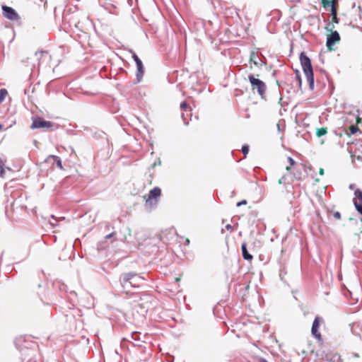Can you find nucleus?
<instances>
[{"label":"nucleus","mask_w":362,"mask_h":362,"mask_svg":"<svg viewBox=\"0 0 362 362\" xmlns=\"http://www.w3.org/2000/svg\"><path fill=\"white\" fill-rule=\"evenodd\" d=\"M130 52L132 53V58H133V59H134V61L135 62H138V61H139V60H140V59L139 58V57L136 55V54L134 51L131 50V51H130Z\"/></svg>","instance_id":"22"},{"label":"nucleus","mask_w":362,"mask_h":362,"mask_svg":"<svg viewBox=\"0 0 362 362\" xmlns=\"http://www.w3.org/2000/svg\"><path fill=\"white\" fill-rule=\"evenodd\" d=\"M335 216L336 217H340V214L339 212H337L336 214H335Z\"/></svg>","instance_id":"30"},{"label":"nucleus","mask_w":362,"mask_h":362,"mask_svg":"<svg viewBox=\"0 0 362 362\" xmlns=\"http://www.w3.org/2000/svg\"><path fill=\"white\" fill-rule=\"evenodd\" d=\"M340 40V36L337 31L332 32L328 35L326 45L328 48H331L336 42Z\"/></svg>","instance_id":"8"},{"label":"nucleus","mask_w":362,"mask_h":362,"mask_svg":"<svg viewBox=\"0 0 362 362\" xmlns=\"http://www.w3.org/2000/svg\"><path fill=\"white\" fill-rule=\"evenodd\" d=\"M349 188H350L351 189H353V185H350Z\"/></svg>","instance_id":"33"},{"label":"nucleus","mask_w":362,"mask_h":362,"mask_svg":"<svg viewBox=\"0 0 362 362\" xmlns=\"http://www.w3.org/2000/svg\"><path fill=\"white\" fill-rule=\"evenodd\" d=\"M226 228L228 230H230V231H233V227L230 224H228L226 226Z\"/></svg>","instance_id":"26"},{"label":"nucleus","mask_w":362,"mask_h":362,"mask_svg":"<svg viewBox=\"0 0 362 362\" xmlns=\"http://www.w3.org/2000/svg\"><path fill=\"white\" fill-rule=\"evenodd\" d=\"M52 127V122L49 121H46L42 117H36L33 119V123L31 124V129H39V128H45V129H50Z\"/></svg>","instance_id":"6"},{"label":"nucleus","mask_w":362,"mask_h":362,"mask_svg":"<svg viewBox=\"0 0 362 362\" xmlns=\"http://www.w3.org/2000/svg\"><path fill=\"white\" fill-rule=\"evenodd\" d=\"M320 321H322V319L319 317H316L313 322L311 329L312 334L319 341L322 339L321 334L319 332Z\"/></svg>","instance_id":"7"},{"label":"nucleus","mask_w":362,"mask_h":362,"mask_svg":"<svg viewBox=\"0 0 362 362\" xmlns=\"http://www.w3.org/2000/svg\"><path fill=\"white\" fill-rule=\"evenodd\" d=\"M320 175H323L324 174V170L323 169H320Z\"/></svg>","instance_id":"29"},{"label":"nucleus","mask_w":362,"mask_h":362,"mask_svg":"<svg viewBox=\"0 0 362 362\" xmlns=\"http://www.w3.org/2000/svg\"><path fill=\"white\" fill-rule=\"evenodd\" d=\"M285 180H286V177L285 176H282L279 180V184L281 185V184H284V182H285Z\"/></svg>","instance_id":"24"},{"label":"nucleus","mask_w":362,"mask_h":362,"mask_svg":"<svg viewBox=\"0 0 362 362\" xmlns=\"http://www.w3.org/2000/svg\"><path fill=\"white\" fill-rule=\"evenodd\" d=\"M2 129H3V125L0 124V130H1Z\"/></svg>","instance_id":"34"},{"label":"nucleus","mask_w":362,"mask_h":362,"mask_svg":"<svg viewBox=\"0 0 362 362\" xmlns=\"http://www.w3.org/2000/svg\"><path fill=\"white\" fill-rule=\"evenodd\" d=\"M356 121H357V123H358V122H360L361 119L358 117H356Z\"/></svg>","instance_id":"31"},{"label":"nucleus","mask_w":362,"mask_h":362,"mask_svg":"<svg viewBox=\"0 0 362 362\" xmlns=\"http://www.w3.org/2000/svg\"><path fill=\"white\" fill-rule=\"evenodd\" d=\"M300 64L303 71L306 76L310 89L314 88V74L311 61L310 58L304 53L301 52L300 55Z\"/></svg>","instance_id":"1"},{"label":"nucleus","mask_w":362,"mask_h":362,"mask_svg":"<svg viewBox=\"0 0 362 362\" xmlns=\"http://www.w3.org/2000/svg\"><path fill=\"white\" fill-rule=\"evenodd\" d=\"M246 204H247L246 200H242L241 202H239L237 203V206H240L241 205Z\"/></svg>","instance_id":"25"},{"label":"nucleus","mask_w":362,"mask_h":362,"mask_svg":"<svg viewBox=\"0 0 362 362\" xmlns=\"http://www.w3.org/2000/svg\"><path fill=\"white\" fill-rule=\"evenodd\" d=\"M135 63H136V69H137L136 74V78H137L138 82H140L141 81V79L144 76V65H143V63L141 59Z\"/></svg>","instance_id":"9"},{"label":"nucleus","mask_w":362,"mask_h":362,"mask_svg":"<svg viewBox=\"0 0 362 362\" xmlns=\"http://www.w3.org/2000/svg\"><path fill=\"white\" fill-rule=\"evenodd\" d=\"M5 173V170L4 168V164L2 163V161H0V176L3 177Z\"/></svg>","instance_id":"21"},{"label":"nucleus","mask_w":362,"mask_h":362,"mask_svg":"<svg viewBox=\"0 0 362 362\" xmlns=\"http://www.w3.org/2000/svg\"><path fill=\"white\" fill-rule=\"evenodd\" d=\"M143 279L134 273H127L123 275V286L129 284L133 287H136V283L142 281Z\"/></svg>","instance_id":"5"},{"label":"nucleus","mask_w":362,"mask_h":362,"mask_svg":"<svg viewBox=\"0 0 362 362\" xmlns=\"http://www.w3.org/2000/svg\"><path fill=\"white\" fill-rule=\"evenodd\" d=\"M2 102H3V101H2L1 100H0V104H1V103H2Z\"/></svg>","instance_id":"36"},{"label":"nucleus","mask_w":362,"mask_h":362,"mask_svg":"<svg viewBox=\"0 0 362 362\" xmlns=\"http://www.w3.org/2000/svg\"><path fill=\"white\" fill-rule=\"evenodd\" d=\"M7 94H8V92L6 89H4V88L0 89V100L4 101L5 98L6 97Z\"/></svg>","instance_id":"17"},{"label":"nucleus","mask_w":362,"mask_h":362,"mask_svg":"<svg viewBox=\"0 0 362 362\" xmlns=\"http://www.w3.org/2000/svg\"><path fill=\"white\" fill-rule=\"evenodd\" d=\"M49 158L54 159V161L56 162L57 167H59L60 169L63 168L62 160L59 157H58L57 156H54V155H50L47 157L46 160H48Z\"/></svg>","instance_id":"12"},{"label":"nucleus","mask_w":362,"mask_h":362,"mask_svg":"<svg viewBox=\"0 0 362 362\" xmlns=\"http://www.w3.org/2000/svg\"><path fill=\"white\" fill-rule=\"evenodd\" d=\"M264 362H267V361L264 360Z\"/></svg>","instance_id":"37"},{"label":"nucleus","mask_w":362,"mask_h":362,"mask_svg":"<svg viewBox=\"0 0 362 362\" xmlns=\"http://www.w3.org/2000/svg\"><path fill=\"white\" fill-rule=\"evenodd\" d=\"M321 2L324 8H328L331 3L336 4L337 0H321Z\"/></svg>","instance_id":"13"},{"label":"nucleus","mask_w":362,"mask_h":362,"mask_svg":"<svg viewBox=\"0 0 362 362\" xmlns=\"http://www.w3.org/2000/svg\"><path fill=\"white\" fill-rule=\"evenodd\" d=\"M180 108L185 111H187L189 109L186 102H183L180 104Z\"/></svg>","instance_id":"19"},{"label":"nucleus","mask_w":362,"mask_h":362,"mask_svg":"<svg viewBox=\"0 0 362 362\" xmlns=\"http://www.w3.org/2000/svg\"><path fill=\"white\" fill-rule=\"evenodd\" d=\"M113 235H114V233H110V234H109V235H107L105 236V238H106V239H109V238H112V237L113 236Z\"/></svg>","instance_id":"28"},{"label":"nucleus","mask_w":362,"mask_h":362,"mask_svg":"<svg viewBox=\"0 0 362 362\" xmlns=\"http://www.w3.org/2000/svg\"><path fill=\"white\" fill-rule=\"evenodd\" d=\"M332 21L336 23H338V18H337V16H332Z\"/></svg>","instance_id":"27"},{"label":"nucleus","mask_w":362,"mask_h":362,"mask_svg":"<svg viewBox=\"0 0 362 362\" xmlns=\"http://www.w3.org/2000/svg\"><path fill=\"white\" fill-rule=\"evenodd\" d=\"M349 130H350L351 134H356V133L359 129H358V127L357 126L351 125V126L349 127Z\"/></svg>","instance_id":"18"},{"label":"nucleus","mask_w":362,"mask_h":362,"mask_svg":"<svg viewBox=\"0 0 362 362\" xmlns=\"http://www.w3.org/2000/svg\"><path fill=\"white\" fill-rule=\"evenodd\" d=\"M185 241H186V243H187V244H189V239H186V240H185Z\"/></svg>","instance_id":"32"},{"label":"nucleus","mask_w":362,"mask_h":362,"mask_svg":"<svg viewBox=\"0 0 362 362\" xmlns=\"http://www.w3.org/2000/svg\"><path fill=\"white\" fill-rule=\"evenodd\" d=\"M248 79L251 83L252 88L253 90L257 89L258 94L262 98H264L267 90V86L265 83L258 78H256L252 74H250L248 76Z\"/></svg>","instance_id":"2"},{"label":"nucleus","mask_w":362,"mask_h":362,"mask_svg":"<svg viewBox=\"0 0 362 362\" xmlns=\"http://www.w3.org/2000/svg\"><path fill=\"white\" fill-rule=\"evenodd\" d=\"M355 199L358 201V203L362 204V190L360 189H356L354 191V197L353 201Z\"/></svg>","instance_id":"11"},{"label":"nucleus","mask_w":362,"mask_h":362,"mask_svg":"<svg viewBox=\"0 0 362 362\" xmlns=\"http://www.w3.org/2000/svg\"><path fill=\"white\" fill-rule=\"evenodd\" d=\"M327 133V128H320V129H317L316 135L318 137H320L323 135H325Z\"/></svg>","instance_id":"15"},{"label":"nucleus","mask_w":362,"mask_h":362,"mask_svg":"<svg viewBox=\"0 0 362 362\" xmlns=\"http://www.w3.org/2000/svg\"><path fill=\"white\" fill-rule=\"evenodd\" d=\"M48 53L46 51H39L35 52V56L37 57V59L39 60L38 64H40V61L42 57L44 55H47Z\"/></svg>","instance_id":"14"},{"label":"nucleus","mask_w":362,"mask_h":362,"mask_svg":"<svg viewBox=\"0 0 362 362\" xmlns=\"http://www.w3.org/2000/svg\"><path fill=\"white\" fill-rule=\"evenodd\" d=\"M288 161L291 166H293L295 164V160L291 157H288Z\"/></svg>","instance_id":"23"},{"label":"nucleus","mask_w":362,"mask_h":362,"mask_svg":"<svg viewBox=\"0 0 362 362\" xmlns=\"http://www.w3.org/2000/svg\"><path fill=\"white\" fill-rule=\"evenodd\" d=\"M335 4H336L331 3V4H329V6L331 8V14L332 16H337V8H336Z\"/></svg>","instance_id":"16"},{"label":"nucleus","mask_w":362,"mask_h":362,"mask_svg":"<svg viewBox=\"0 0 362 362\" xmlns=\"http://www.w3.org/2000/svg\"><path fill=\"white\" fill-rule=\"evenodd\" d=\"M286 170H290V167H287V168H286Z\"/></svg>","instance_id":"35"},{"label":"nucleus","mask_w":362,"mask_h":362,"mask_svg":"<svg viewBox=\"0 0 362 362\" xmlns=\"http://www.w3.org/2000/svg\"><path fill=\"white\" fill-rule=\"evenodd\" d=\"M242 253L243 258L247 260H250L252 259V256L247 252L246 244L243 243L241 246Z\"/></svg>","instance_id":"10"},{"label":"nucleus","mask_w":362,"mask_h":362,"mask_svg":"<svg viewBox=\"0 0 362 362\" xmlns=\"http://www.w3.org/2000/svg\"><path fill=\"white\" fill-rule=\"evenodd\" d=\"M3 16L11 21H18L21 18L18 13L12 7L3 5L1 6Z\"/></svg>","instance_id":"3"},{"label":"nucleus","mask_w":362,"mask_h":362,"mask_svg":"<svg viewBox=\"0 0 362 362\" xmlns=\"http://www.w3.org/2000/svg\"><path fill=\"white\" fill-rule=\"evenodd\" d=\"M249 151V146L247 145H244L242 147V152L246 156Z\"/></svg>","instance_id":"20"},{"label":"nucleus","mask_w":362,"mask_h":362,"mask_svg":"<svg viewBox=\"0 0 362 362\" xmlns=\"http://www.w3.org/2000/svg\"><path fill=\"white\" fill-rule=\"evenodd\" d=\"M160 194L161 189L158 187H155L153 189L150 190L148 197L146 199V204L151 207L156 206L157 204V199L160 196Z\"/></svg>","instance_id":"4"}]
</instances>
